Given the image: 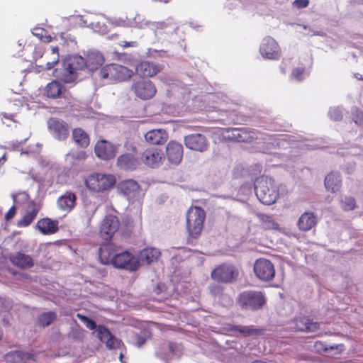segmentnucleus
Here are the masks:
<instances>
[{
  "label": "nucleus",
  "instance_id": "obj_42",
  "mask_svg": "<svg viewBox=\"0 0 363 363\" xmlns=\"http://www.w3.org/2000/svg\"><path fill=\"white\" fill-rule=\"evenodd\" d=\"M51 61H49L46 63L45 67L47 69H52L55 66V65L59 62V48L57 46H54L51 48Z\"/></svg>",
  "mask_w": 363,
  "mask_h": 363
},
{
  "label": "nucleus",
  "instance_id": "obj_50",
  "mask_svg": "<svg viewBox=\"0 0 363 363\" xmlns=\"http://www.w3.org/2000/svg\"><path fill=\"white\" fill-rule=\"evenodd\" d=\"M147 340V337L145 334H137L135 335V344L138 347L144 345Z\"/></svg>",
  "mask_w": 363,
  "mask_h": 363
},
{
  "label": "nucleus",
  "instance_id": "obj_57",
  "mask_svg": "<svg viewBox=\"0 0 363 363\" xmlns=\"http://www.w3.org/2000/svg\"><path fill=\"white\" fill-rule=\"evenodd\" d=\"M280 69H281V72H282L283 74H286V69H285V68H284V67H281Z\"/></svg>",
  "mask_w": 363,
  "mask_h": 363
},
{
  "label": "nucleus",
  "instance_id": "obj_7",
  "mask_svg": "<svg viewBox=\"0 0 363 363\" xmlns=\"http://www.w3.org/2000/svg\"><path fill=\"white\" fill-rule=\"evenodd\" d=\"M239 276V270L233 264H223L216 267L211 274L212 279L223 284L235 281Z\"/></svg>",
  "mask_w": 363,
  "mask_h": 363
},
{
  "label": "nucleus",
  "instance_id": "obj_24",
  "mask_svg": "<svg viewBox=\"0 0 363 363\" xmlns=\"http://www.w3.org/2000/svg\"><path fill=\"white\" fill-rule=\"evenodd\" d=\"M145 139L151 145H163L168 140V133L164 129H153L145 133Z\"/></svg>",
  "mask_w": 363,
  "mask_h": 363
},
{
  "label": "nucleus",
  "instance_id": "obj_16",
  "mask_svg": "<svg viewBox=\"0 0 363 363\" xmlns=\"http://www.w3.org/2000/svg\"><path fill=\"white\" fill-rule=\"evenodd\" d=\"M186 147L191 150L204 152L208 147V142L205 135L201 133L190 134L184 137Z\"/></svg>",
  "mask_w": 363,
  "mask_h": 363
},
{
  "label": "nucleus",
  "instance_id": "obj_59",
  "mask_svg": "<svg viewBox=\"0 0 363 363\" xmlns=\"http://www.w3.org/2000/svg\"><path fill=\"white\" fill-rule=\"evenodd\" d=\"M119 358H120V360L122 362V359L123 358V355L122 353H121Z\"/></svg>",
  "mask_w": 363,
  "mask_h": 363
},
{
  "label": "nucleus",
  "instance_id": "obj_39",
  "mask_svg": "<svg viewBox=\"0 0 363 363\" xmlns=\"http://www.w3.org/2000/svg\"><path fill=\"white\" fill-rule=\"evenodd\" d=\"M230 330L234 333H240L245 337L261 335L263 330L260 328H255L253 326H242L235 325L231 327Z\"/></svg>",
  "mask_w": 363,
  "mask_h": 363
},
{
  "label": "nucleus",
  "instance_id": "obj_3",
  "mask_svg": "<svg viewBox=\"0 0 363 363\" xmlns=\"http://www.w3.org/2000/svg\"><path fill=\"white\" fill-rule=\"evenodd\" d=\"M206 219V212L200 206H191L186 213V228L189 235L198 238L202 232Z\"/></svg>",
  "mask_w": 363,
  "mask_h": 363
},
{
  "label": "nucleus",
  "instance_id": "obj_58",
  "mask_svg": "<svg viewBox=\"0 0 363 363\" xmlns=\"http://www.w3.org/2000/svg\"><path fill=\"white\" fill-rule=\"evenodd\" d=\"M6 160V158L5 155H3V157L1 158H0V162L1 161L5 162Z\"/></svg>",
  "mask_w": 363,
  "mask_h": 363
},
{
  "label": "nucleus",
  "instance_id": "obj_38",
  "mask_svg": "<svg viewBox=\"0 0 363 363\" xmlns=\"http://www.w3.org/2000/svg\"><path fill=\"white\" fill-rule=\"evenodd\" d=\"M63 85L57 80H53L50 83L48 84L45 87V93L48 97L56 99L60 96L62 90Z\"/></svg>",
  "mask_w": 363,
  "mask_h": 363
},
{
  "label": "nucleus",
  "instance_id": "obj_4",
  "mask_svg": "<svg viewBox=\"0 0 363 363\" xmlns=\"http://www.w3.org/2000/svg\"><path fill=\"white\" fill-rule=\"evenodd\" d=\"M266 301L264 293L255 290L244 291L237 298L238 306L245 311H258L265 305Z\"/></svg>",
  "mask_w": 363,
  "mask_h": 363
},
{
  "label": "nucleus",
  "instance_id": "obj_46",
  "mask_svg": "<svg viewBox=\"0 0 363 363\" xmlns=\"http://www.w3.org/2000/svg\"><path fill=\"white\" fill-rule=\"evenodd\" d=\"M352 120L356 124L361 125L363 121V113L361 110L355 108L352 111Z\"/></svg>",
  "mask_w": 363,
  "mask_h": 363
},
{
  "label": "nucleus",
  "instance_id": "obj_26",
  "mask_svg": "<svg viewBox=\"0 0 363 363\" xmlns=\"http://www.w3.org/2000/svg\"><path fill=\"white\" fill-rule=\"evenodd\" d=\"M317 222L315 213L307 211L301 215L297 222V226L301 231L306 232L314 228Z\"/></svg>",
  "mask_w": 363,
  "mask_h": 363
},
{
  "label": "nucleus",
  "instance_id": "obj_35",
  "mask_svg": "<svg viewBox=\"0 0 363 363\" xmlns=\"http://www.w3.org/2000/svg\"><path fill=\"white\" fill-rule=\"evenodd\" d=\"M87 157L88 155L84 150L73 152L66 155V160L69 161L72 167L82 165Z\"/></svg>",
  "mask_w": 363,
  "mask_h": 363
},
{
  "label": "nucleus",
  "instance_id": "obj_19",
  "mask_svg": "<svg viewBox=\"0 0 363 363\" xmlns=\"http://www.w3.org/2000/svg\"><path fill=\"white\" fill-rule=\"evenodd\" d=\"M97 337L110 350L117 349L123 345L121 340L116 338L106 327L102 325H99L97 328Z\"/></svg>",
  "mask_w": 363,
  "mask_h": 363
},
{
  "label": "nucleus",
  "instance_id": "obj_60",
  "mask_svg": "<svg viewBox=\"0 0 363 363\" xmlns=\"http://www.w3.org/2000/svg\"><path fill=\"white\" fill-rule=\"evenodd\" d=\"M172 345L173 344L172 342L169 343V348H170L171 350H172Z\"/></svg>",
  "mask_w": 363,
  "mask_h": 363
},
{
  "label": "nucleus",
  "instance_id": "obj_13",
  "mask_svg": "<svg viewBox=\"0 0 363 363\" xmlns=\"http://www.w3.org/2000/svg\"><path fill=\"white\" fill-rule=\"evenodd\" d=\"M259 52L264 59L277 60L281 57V48L272 37L264 38L259 46Z\"/></svg>",
  "mask_w": 363,
  "mask_h": 363
},
{
  "label": "nucleus",
  "instance_id": "obj_6",
  "mask_svg": "<svg viewBox=\"0 0 363 363\" xmlns=\"http://www.w3.org/2000/svg\"><path fill=\"white\" fill-rule=\"evenodd\" d=\"M116 178L112 174L93 173L87 176L84 180L85 186L95 193L103 192L113 187Z\"/></svg>",
  "mask_w": 363,
  "mask_h": 363
},
{
  "label": "nucleus",
  "instance_id": "obj_21",
  "mask_svg": "<svg viewBox=\"0 0 363 363\" xmlns=\"http://www.w3.org/2000/svg\"><path fill=\"white\" fill-rule=\"evenodd\" d=\"M35 228L44 235H53L59 230V221L48 217L43 218L38 220Z\"/></svg>",
  "mask_w": 363,
  "mask_h": 363
},
{
  "label": "nucleus",
  "instance_id": "obj_34",
  "mask_svg": "<svg viewBox=\"0 0 363 363\" xmlns=\"http://www.w3.org/2000/svg\"><path fill=\"white\" fill-rule=\"evenodd\" d=\"M30 357L31 355L29 353L20 350H15L6 353L4 356V359L8 363H19L22 361L28 360L30 359Z\"/></svg>",
  "mask_w": 363,
  "mask_h": 363
},
{
  "label": "nucleus",
  "instance_id": "obj_20",
  "mask_svg": "<svg viewBox=\"0 0 363 363\" xmlns=\"http://www.w3.org/2000/svg\"><path fill=\"white\" fill-rule=\"evenodd\" d=\"M183 146L181 143L171 140L166 147V155L169 162L179 164L183 158Z\"/></svg>",
  "mask_w": 363,
  "mask_h": 363
},
{
  "label": "nucleus",
  "instance_id": "obj_53",
  "mask_svg": "<svg viewBox=\"0 0 363 363\" xmlns=\"http://www.w3.org/2000/svg\"><path fill=\"white\" fill-rule=\"evenodd\" d=\"M0 116H1V119L2 120L4 123H6L4 121V119H6V120H9L10 121H14V120H13L14 115H13V114H7V113H1Z\"/></svg>",
  "mask_w": 363,
  "mask_h": 363
},
{
  "label": "nucleus",
  "instance_id": "obj_44",
  "mask_svg": "<svg viewBox=\"0 0 363 363\" xmlns=\"http://www.w3.org/2000/svg\"><path fill=\"white\" fill-rule=\"evenodd\" d=\"M77 316L86 325V328H88L89 330L96 329L97 330L99 325H96L95 321L79 313H78Z\"/></svg>",
  "mask_w": 363,
  "mask_h": 363
},
{
  "label": "nucleus",
  "instance_id": "obj_31",
  "mask_svg": "<svg viewBox=\"0 0 363 363\" xmlns=\"http://www.w3.org/2000/svg\"><path fill=\"white\" fill-rule=\"evenodd\" d=\"M161 255L160 251L155 247L145 248L139 254V260L143 264H150L157 260Z\"/></svg>",
  "mask_w": 363,
  "mask_h": 363
},
{
  "label": "nucleus",
  "instance_id": "obj_17",
  "mask_svg": "<svg viewBox=\"0 0 363 363\" xmlns=\"http://www.w3.org/2000/svg\"><path fill=\"white\" fill-rule=\"evenodd\" d=\"M164 158V153L161 149L151 147L146 149L141 155L140 162L155 168L160 165Z\"/></svg>",
  "mask_w": 363,
  "mask_h": 363
},
{
  "label": "nucleus",
  "instance_id": "obj_52",
  "mask_svg": "<svg viewBox=\"0 0 363 363\" xmlns=\"http://www.w3.org/2000/svg\"><path fill=\"white\" fill-rule=\"evenodd\" d=\"M309 1H293V6L296 9H303L308 6Z\"/></svg>",
  "mask_w": 363,
  "mask_h": 363
},
{
  "label": "nucleus",
  "instance_id": "obj_47",
  "mask_svg": "<svg viewBox=\"0 0 363 363\" xmlns=\"http://www.w3.org/2000/svg\"><path fill=\"white\" fill-rule=\"evenodd\" d=\"M304 72L305 69L303 67L294 68L291 72V77L298 81H301L303 79Z\"/></svg>",
  "mask_w": 363,
  "mask_h": 363
},
{
  "label": "nucleus",
  "instance_id": "obj_22",
  "mask_svg": "<svg viewBox=\"0 0 363 363\" xmlns=\"http://www.w3.org/2000/svg\"><path fill=\"white\" fill-rule=\"evenodd\" d=\"M117 189L121 194L130 199L135 198L139 194L140 186L135 181L128 179L119 182Z\"/></svg>",
  "mask_w": 363,
  "mask_h": 363
},
{
  "label": "nucleus",
  "instance_id": "obj_18",
  "mask_svg": "<svg viewBox=\"0 0 363 363\" xmlns=\"http://www.w3.org/2000/svg\"><path fill=\"white\" fill-rule=\"evenodd\" d=\"M116 147L105 140L98 141L94 147L96 157L104 160L113 159L116 155Z\"/></svg>",
  "mask_w": 363,
  "mask_h": 363
},
{
  "label": "nucleus",
  "instance_id": "obj_29",
  "mask_svg": "<svg viewBox=\"0 0 363 363\" xmlns=\"http://www.w3.org/2000/svg\"><path fill=\"white\" fill-rule=\"evenodd\" d=\"M40 208L35 203H32L28 206L22 218L17 221V226L19 228H25L29 226L36 218Z\"/></svg>",
  "mask_w": 363,
  "mask_h": 363
},
{
  "label": "nucleus",
  "instance_id": "obj_54",
  "mask_svg": "<svg viewBox=\"0 0 363 363\" xmlns=\"http://www.w3.org/2000/svg\"><path fill=\"white\" fill-rule=\"evenodd\" d=\"M120 45L123 48L135 47L137 45V42L136 41H130V42L122 41L120 43Z\"/></svg>",
  "mask_w": 363,
  "mask_h": 363
},
{
  "label": "nucleus",
  "instance_id": "obj_11",
  "mask_svg": "<svg viewBox=\"0 0 363 363\" xmlns=\"http://www.w3.org/2000/svg\"><path fill=\"white\" fill-rule=\"evenodd\" d=\"M290 328L294 331L308 333L318 330L320 329V323L317 321H313L308 316L300 315L291 320Z\"/></svg>",
  "mask_w": 363,
  "mask_h": 363
},
{
  "label": "nucleus",
  "instance_id": "obj_15",
  "mask_svg": "<svg viewBox=\"0 0 363 363\" xmlns=\"http://www.w3.org/2000/svg\"><path fill=\"white\" fill-rule=\"evenodd\" d=\"M228 138L235 142L250 143L257 140L258 133L254 129L249 128H232L228 130Z\"/></svg>",
  "mask_w": 363,
  "mask_h": 363
},
{
  "label": "nucleus",
  "instance_id": "obj_9",
  "mask_svg": "<svg viewBox=\"0 0 363 363\" xmlns=\"http://www.w3.org/2000/svg\"><path fill=\"white\" fill-rule=\"evenodd\" d=\"M253 269L256 277L263 281H272L275 276V268L273 263L266 258L257 259Z\"/></svg>",
  "mask_w": 363,
  "mask_h": 363
},
{
  "label": "nucleus",
  "instance_id": "obj_41",
  "mask_svg": "<svg viewBox=\"0 0 363 363\" xmlns=\"http://www.w3.org/2000/svg\"><path fill=\"white\" fill-rule=\"evenodd\" d=\"M32 33L44 43H50L52 40L51 35H48V31L43 28H35Z\"/></svg>",
  "mask_w": 363,
  "mask_h": 363
},
{
  "label": "nucleus",
  "instance_id": "obj_1",
  "mask_svg": "<svg viewBox=\"0 0 363 363\" xmlns=\"http://www.w3.org/2000/svg\"><path fill=\"white\" fill-rule=\"evenodd\" d=\"M98 255L101 263L112 265L116 269L134 272L139 267L138 261L131 252L122 250L120 246L111 242L101 245Z\"/></svg>",
  "mask_w": 363,
  "mask_h": 363
},
{
  "label": "nucleus",
  "instance_id": "obj_10",
  "mask_svg": "<svg viewBox=\"0 0 363 363\" xmlns=\"http://www.w3.org/2000/svg\"><path fill=\"white\" fill-rule=\"evenodd\" d=\"M48 128L52 137L57 140H66L69 135V124L57 118H50L48 121Z\"/></svg>",
  "mask_w": 363,
  "mask_h": 363
},
{
  "label": "nucleus",
  "instance_id": "obj_51",
  "mask_svg": "<svg viewBox=\"0 0 363 363\" xmlns=\"http://www.w3.org/2000/svg\"><path fill=\"white\" fill-rule=\"evenodd\" d=\"M16 213V208L15 206H12L5 215L6 220L9 221L14 217Z\"/></svg>",
  "mask_w": 363,
  "mask_h": 363
},
{
  "label": "nucleus",
  "instance_id": "obj_33",
  "mask_svg": "<svg viewBox=\"0 0 363 363\" xmlns=\"http://www.w3.org/2000/svg\"><path fill=\"white\" fill-rule=\"evenodd\" d=\"M73 140L82 147H86L90 143L89 135L81 128H74L72 133Z\"/></svg>",
  "mask_w": 363,
  "mask_h": 363
},
{
  "label": "nucleus",
  "instance_id": "obj_28",
  "mask_svg": "<svg viewBox=\"0 0 363 363\" xmlns=\"http://www.w3.org/2000/svg\"><path fill=\"white\" fill-rule=\"evenodd\" d=\"M77 196L72 191H66L57 200L58 208L65 212H70L76 205Z\"/></svg>",
  "mask_w": 363,
  "mask_h": 363
},
{
  "label": "nucleus",
  "instance_id": "obj_23",
  "mask_svg": "<svg viewBox=\"0 0 363 363\" xmlns=\"http://www.w3.org/2000/svg\"><path fill=\"white\" fill-rule=\"evenodd\" d=\"M160 65L149 62L143 61L139 63L135 69L136 73L143 77H152L161 71Z\"/></svg>",
  "mask_w": 363,
  "mask_h": 363
},
{
  "label": "nucleus",
  "instance_id": "obj_56",
  "mask_svg": "<svg viewBox=\"0 0 363 363\" xmlns=\"http://www.w3.org/2000/svg\"><path fill=\"white\" fill-rule=\"evenodd\" d=\"M252 363H267V362L260 361V360H255V361L252 362Z\"/></svg>",
  "mask_w": 363,
  "mask_h": 363
},
{
  "label": "nucleus",
  "instance_id": "obj_8",
  "mask_svg": "<svg viewBox=\"0 0 363 363\" xmlns=\"http://www.w3.org/2000/svg\"><path fill=\"white\" fill-rule=\"evenodd\" d=\"M64 67L62 80L65 83H71L77 79L76 72L86 68V61L82 56L74 55L64 62Z\"/></svg>",
  "mask_w": 363,
  "mask_h": 363
},
{
  "label": "nucleus",
  "instance_id": "obj_36",
  "mask_svg": "<svg viewBox=\"0 0 363 363\" xmlns=\"http://www.w3.org/2000/svg\"><path fill=\"white\" fill-rule=\"evenodd\" d=\"M314 350L318 353H327L330 351L335 350L337 353H340L344 349L343 344L328 345L325 342L322 341H316L313 345Z\"/></svg>",
  "mask_w": 363,
  "mask_h": 363
},
{
  "label": "nucleus",
  "instance_id": "obj_55",
  "mask_svg": "<svg viewBox=\"0 0 363 363\" xmlns=\"http://www.w3.org/2000/svg\"><path fill=\"white\" fill-rule=\"evenodd\" d=\"M355 77H356V78H357L359 79H361V80L363 79V78H362L361 74H357L355 75Z\"/></svg>",
  "mask_w": 363,
  "mask_h": 363
},
{
  "label": "nucleus",
  "instance_id": "obj_5",
  "mask_svg": "<svg viewBox=\"0 0 363 363\" xmlns=\"http://www.w3.org/2000/svg\"><path fill=\"white\" fill-rule=\"evenodd\" d=\"M99 77L109 83L129 80L133 76V70L118 64L104 66L99 71Z\"/></svg>",
  "mask_w": 363,
  "mask_h": 363
},
{
  "label": "nucleus",
  "instance_id": "obj_37",
  "mask_svg": "<svg viewBox=\"0 0 363 363\" xmlns=\"http://www.w3.org/2000/svg\"><path fill=\"white\" fill-rule=\"evenodd\" d=\"M57 315L55 311H48L40 313L36 320L37 325L45 328L57 320Z\"/></svg>",
  "mask_w": 363,
  "mask_h": 363
},
{
  "label": "nucleus",
  "instance_id": "obj_2",
  "mask_svg": "<svg viewBox=\"0 0 363 363\" xmlns=\"http://www.w3.org/2000/svg\"><path fill=\"white\" fill-rule=\"evenodd\" d=\"M257 199L265 205L274 203L279 198V190L274 180L268 177L258 178L255 186Z\"/></svg>",
  "mask_w": 363,
  "mask_h": 363
},
{
  "label": "nucleus",
  "instance_id": "obj_30",
  "mask_svg": "<svg viewBox=\"0 0 363 363\" xmlns=\"http://www.w3.org/2000/svg\"><path fill=\"white\" fill-rule=\"evenodd\" d=\"M84 58L86 61V68L90 71L97 69L104 61L103 55L96 51L88 52Z\"/></svg>",
  "mask_w": 363,
  "mask_h": 363
},
{
  "label": "nucleus",
  "instance_id": "obj_43",
  "mask_svg": "<svg viewBox=\"0 0 363 363\" xmlns=\"http://www.w3.org/2000/svg\"><path fill=\"white\" fill-rule=\"evenodd\" d=\"M341 208L344 211H352L355 208L356 202L354 198L350 196H345L340 201Z\"/></svg>",
  "mask_w": 363,
  "mask_h": 363
},
{
  "label": "nucleus",
  "instance_id": "obj_14",
  "mask_svg": "<svg viewBox=\"0 0 363 363\" xmlns=\"http://www.w3.org/2000/svg\"><path fill=\"white\" fill-rule=\"evenodd\" d=\"M119 226L120 221L117 216L113 215L106 216L100 225V237L105 240H111L118 230Z\"/></svg>",
  "mask_w": 363,
  "mask_h": 363
},
{
  "label": "nucleus",
  "instance_id": "obj_27",
  "mask_svg": "<svg viewBox=\"0 0 363 363\" xmlns=\"http://www.w3.org/2000/svg\"><path fill=\"white\" fill-rule=\"evenodd\" d=\"M140 164V160L136 158L130 153H125L117 159V165L125 170L135 169Z\"/></svg>",
  "mask_w": 363,
  "mask_h": 363
},
{
  "label": "nucleus",
  "instance_id": "obj_12",
  "mask_svg": "<svg viewBox=\"0 0 363 363\" xmlns=\"http://www.w3.org/2000/svg\"><path fill=\"white\" fill-rule=\"evenodd\" d=\"M131 89L137 97L143 100L150 99L157 93V89L153 82L146 79L135 82Z\"/></svg>",
  "mask_w": 363,
  "mask_h": 363
},
{
  "label": "nucleus",
  "instance_id": "obj_25",
  "mask_svg": "<svg viewBox=\"0 0 363 363\" xmlns=\"http://www.w3.org/2000/svg\"><path fill=\"white\" fill-rule=\"evenodd\" d=\"M11 262L16 267L21 269H28L34 266L33 258L22 252H16L9 256Z\"/></svg>",
  "mask_w": 363,
  "mask_h": 363
},
{
  "label": "nucleus",
  "instance_id": "obj_40",
  "mask_svg": "<svg viewBox=\"0 0 363 363\" xmlns=\"http://www.w3.org/2000/svg\"><path fill=\"white\" fill-rule=\"evenodd\" d=\"M258 218L262 222V226L265 229H275L278 224L274 222L272 217L264 214H259Z\"/></svg>",
  "mask_w": 363,
  "mask_h": 363
},
{
  "label": "nucleus",
  "instance_id": "obj_49",
  "mask_svg": "<svg viewBox=\"0 0 363 363\" xmlns=\"http://www.w3.org/2000/svg\"><path fill=\"white\" fill-rule=\"evenodd\" d=\"M11 307V301L9 299L0 297V312L9 310Z\"/></svg>",
  "mask_w": 363,
  "mask_h": 363
},
{
  "label": "nucleus",
  "instance_id": "obj_45",
  "mask_svg": "<svg viewBox=\"0 0 363 363\" xmlns=\"http://www.w3.org/2000/svg\"><path fill=\"white\" fill-rule=\"evenodd\" d=\"M329 116L333 121H340L342 118V111L338 108H331L329 111Z\"/></svg>",
  "mask_w": 363,
  "mask_h": 363
},
{
  "label": "nucleus",
  "instance_id": "obj_48",
  "mask_svg": "<svg viewBox=\"0 0 363 363\" xmlns=\"http://www.w3.org/2000/svg\"><path fill=\"white\" fill-rule=\"evenodd\" d=\"M223 287L218 284H212L209 286L210 293L214 296H219L223 294Z\"/></svg>",
  "mask_w": 363,
  "mask_h": 363
},
{
  "label": "nucleus",
  "instance_id": "obj_32",
  "mask_svg": "<svg viewBox=\"0 0 363 363\" xmlns=\"http://www.w3.org/2000/svg\"><path fill=\"white\" fill-rule=\"evenodd\" d=\"M324 183L326 189L332 193L338 191L342 186L340 174L333 172L326 175Z\"/></svg>",
  "mask_w": 363,
  "mask_h": 363
}]
</instances>
